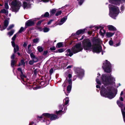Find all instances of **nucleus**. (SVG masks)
Here are the masks:
<instances>
[{
	"mask_svg": "<svg viewBox=\"0 0 125 125\" xmlns=\"http://www.w3.org/2000/svg\"><path fill=\"white\" fill-rule=\"evenodd\" d=\"M49 14L48 12H46L44 14L43 16L45 17H48L49 16Z\"/></svg>",
	"mask_w": 125,
	"mask_h": 125,
	"instance_id": "obj_40",
	"label": "nucleus"
},
{
	"mask_svg": "<svg viewBox=\"0 0 125 125\" xmlns=\"http://www.w3.org/2000/svg\"><path fill=\"white\" fill-rule=\"evenodd\" d=\"M11 43L12 46L14 47V53H16L17 51H18L19 50V46L16 45V46L15 44L14 41H12Z\"/></svg>",
	"mask_w": 125,
	"mask_h": 125,
	"instance_id": "obj_14",
	"label": "nucleus"
},
{
	"mask_svg": "<svg viewBox=\"0 0 125 125\" xmlns=\"http://www.w3.org/2000/svg\"><path fill=\"white\" fill-rule=\"evenodd\" d=\"M18 73H19L20 75V77L22 80L24 81V78H26V76L24 75V73L23 72L21 68H19L18 69Z\"/></svg>",
	"mask_w": 125,
	"mask_h": 125,
	"instance_id": "obj_11",
	"label": "nucleus"
},
{
	"mask_svg": "<svg viewBox=\"0 0 125 125\" xmlns=\"http://www.w3.org/2000/svg\"><path fill=\"white\" fill-rule=\"evenodd\" d=\"M67 19V17L65 16L62 18L60 21V22L58 23V25H61L66 21Z\"/></svg>",
	"mask_w": 125,
	"mask_h": 125,
	"instance_id": "obj_19",
	"label": "nucleus"
},
{
	"mask_svg": "<svg viewBox=\"0 0 125 125\" xmlns=\"http://www.w3.org/2000/svg\"><path fill=\"white\" fill-rule=\"evenodd\" d=\"M37 20H38V19L35 18L33 20H30L27 21L25 23L26 26H31L33 25L34 24V21H36Z\"/></svg>",
	"mask_w": 125,
	"mask_h": 125,
	"instance_id": "obj_13",
	"label": "nucleus"
},
{
	"mask_svg": "<svg viewBox=\"0 0 125 125\" xmlns=\"http://www.w3.org/2000/svg\"><path fill=\"white\" fill-rule=\"evenodd\" d=\"M24 29V28L23 27H21L20 29V30L19 31L18 33H20L22 32Z\"/></svg>",
	"mask_w": 125,
	"mask_h": 125,
	"instance_id": "obj_42",
	"label": "nucleus"
},
{
	"mask_svg": "<svg viewBox=\"0 0 125 125\" xmlns=\"http://www.w3.org/2000/svg\"><path fill=\"white\" fill-rule=\"evenodd\" d=\"M66 52V55L68 56H71L73 55V53L72 52H71L70 49H68Z\"/></svg>",
	"mask_w": 125,
	"mask_h": 125,
	"instance_id": "obj_21",
	"label": "nucleus"
},
{
	"mask_svg": "<svg viewBox=\"0 0 125 125\" xmlns=\"http://www.w3.org/2000/svg\"><path fill=\"white\" fill-rule=\"evenodd\" d=\"M43 21V20H42L39 21L37 23V25H39L41 24V22Z\"/></svg>",
	"mask_w": 125,
	"mask_h": 125,
	"instance_id": "obj_49",
	"label": "nucleus"
},
{
	"mask_svg": "<svg viewBox=\"0 0 125 125\" xmlns=\"http://www.w3.org/2000/svg\"><path fill=\"white\" fill-rule=\"evenodd\" d=\"M83 49L81 44H76L75 46H73L72 48L71 51L74 53H77L81 51Z\"/></svg>",
	"mask_w": 125,
	"mask_h": 125,
	"instance_id": "obj_7",
	"label": "nucleus"
},
{
	"mask_svg": "<svg viewBox=\"0 0 125 125\" xmlns=\"http://www.w3.org/2000/svg\"><path fill=\"white\" fill-rule=\"evenodd\" d=\"M34 124V123L33 122H31V123H30L29 124V125H33Z\"/></svg>",
	"mask_w": 125,
	"mask_h": 125,
	"instance_id": "obj_62",
	"label": "nucleus"
},
{
	"mask_svg": "<svg viewBox=\"0 0 125 125\" xmlns=\"http://www.w3.org/2000/svg\"><path fill=\"white\" fill-rule=\"evenodd\" d=\"M0 13H4L6 15L8 16V10H6L3 9L1 10Z\"/></svg>",
	"mask_w": 125,
	"mask_h": 125,
	"instance_id": "obj_22",
	"label": "nucleus"
},
{
	"mask_svg": "<svg viewBox=\"0 0 125 125\" xmlns=\"http://www.w3.org/2000/svg\"><path fill=\"white\" fill-rule=\"evenodd\" d=\"M48 53V51H45L44 52L43 54L44 55H45L47 54Z\"/></svg>",
	"mask_w": 125,
	"mask_h": 125,
	"instance_id": "obj_52",
	"label": "nucleus"
},
{
	"mask_svg": "<svg viewBox=\"0 0 125 125\" xmlns=\"http://www.w3.org/2000/svg\"><path fill=\"white\" fill-rule=\"evenodd\" d=\"M53 69L52 68L50 70V74H51L53 73Z\"/></svg>",
	"mask_w": 125,
	"mask_h": 125,
	"instance_id": "obj_53",
	"label": "nucleus"
},
{
	"mask_svg": "<svg viewBox=\"0 0 125 125\" xmlns=\"http://www.w3.org/2000/svg\"><path fill=\"white\" fill-rule=\"evenodd\" d=\"M50 50L51 51H54L55 50V48L54 47L50 48Z\"/></svg>",
	"mask_w": 125,
	"mask_h": 125,
	"instance_id": "obj_51",
	"label": "nucleus"
},
{
	"mask_svg": "<svg viewBox=\"0 0 125 125\" xmlns=\"http://www.w3.org/2000/svg\"><path fill=\"white\" fill-rule=\"evenodd\" d=\"M56 9H54L50 10V14L51 15H52L54 14L56 11Z\"/></svg>",
	"mask_w": 125,
	"mask_h": 125,
	"instance_id": "obj_32",
	"label": "nucleus"
},
{
	"mask_svg": "<svg viewBox=\"0 0 125 125\" xmlns=\"http://www.w3.org/2000/svg\"><path fill=\"white\" fill-rule=\"evenodd\" d=\"M14 26V25L13 24H11L10 25L9 27L7 29L8 30H9L12 28H13Z\"/></svg>",
	"mask_w": 125,
	"mask_h": 125,
	"instance_id": "obj_37",
	"label": "nucleus"
},
{
	"mask_svg": "<svg viewBox=\"0 0 125 125\" xmlns=\"http://www.w3.org/2000/svg\"><path fill=\"white\" fill-rule=\"evenodd\" d=\"M120 44V42L117 43L116 44H115V47H117L119 46Z\"/></svg>",
	"mask_w": 125,
	"mask_h": 125,
	"instance_id": "obj_55",
	"label": "nucleus"
},
{
	"mask_svg": "<svg viewBox=\"0 0 125 125\" xmlns=\"http://www.w3.org/2000/svg\"><path fill=\"white\" fill-rule=\"evenodd\" d=\"M31 46V44H29L28 46V48L26 51L28 53H30L31 52V49H30Z\"/></svg>",
	"mask_w": 125,
	"mask_h": 125,
	"instance_id": "obj_30",
	"label": "nucleus"
},
{
	"mask_svg": "<svg viewBox=\"0 0 125 125\" xmlns=\"http://www.w3.org/2000/svg\"><path fill=\"white\" fill-rule=\"evenodd\" d=\"M82 72L81 73V74L83 76L84 74V71L83 70H81Z\"/></svg>",
	"mask_w": 125,
	"mask_h": 125,
	"instance_id": "obj_58",
	"label": "nucleus"
},
{
	"mask_svg": "<svg viewBox=\"0 0 125 125\" xmlns=\"http://www.w3.org/2000/svg\"><path fill=\"white\" fill-rule=\"evenodd\" d=\"M104 27L103 26H100L99 27H97V29H100L99 31V33L100 35L102 36L103 38L104 36V35L106 33V31L104 29Z\"/></svg>",
	"mask_w": 125,
	"mask_h": 125,
	"instance_id": "obj_10",
	"label": "nucleus"
},
{
	"mask_svg": "<svg viewBox=\"0 0 125 125\" xmlns=\"http://www.w3.org/2000/svg\"><path fill=\"white\" fill-rule=\"evenodd\" d=\"M85 31V29L79 30L77 31L76 34H74L73 33L72 34V35L76 36L77 35H78L80 34H83L84 33Z\"/></svg>",
	"mask_w": 125,
	"mask_h": 125,
	"instance_id": "obj_16",
	"label": "nucleus"
},
{
	"mask_svg": "<svg viewBox=\"0 0 125 125\" xmlns=\"http://www.w3.org/2000/svg\"><path fill=\"white\" fill-rule=\"evenodd\" d=\"M62 43L59 42L56 45V47L59 48H61L62 46Z\"/></svg>",
	"mask_w": 125,
	"mask_h": 125,
	"instance_id": "obj_29",
	"label": "nucleus"
},
{
	"mask_svg": "<svg viewBox=\"0 0 125 125\" xmlns=\"http://www.w3.org/2000/svg\"><path fill=\"white\" fill-rule=\"evenodd\" d=\"M108 29L110 31H114L116 30V28L114 26L111 25H109L107 26Z\"/></svg>",
	"mask_w": 125,
	"mask_h": 125,
	"instance_id": "obj_18",
	"label": "nucleus"
},
{
	"mask_svg": "<svg viewBox=\"0 0 125 125\" xmlns=\"http://www.w3.org/2000/svg\"><path fill=\"white\" fill-rule=\"evenodd\" d=\"M62 13V11H59L57 12L56 14V15L58 16L61 14Z\"/></svg>",
	"mask_w": 125,
	"mask_h": 125,
	"instance_id": "obj_41",
	"label": "nucleus"
},
{
	"mask_svg": "<svg viewBox=\"0 0 125 125\" xmlns=\"http://www.w3.org/2000/svg\"><path fill=\"white\" fill-rule=\"evenodd\" d=\"M37 49L38 51L40 52H42L43 50V47L40 46H38L37 48Z\"/></svg>",
	"mask_w": 125,
	"mask_h": 125,
	"instance_id": "obj_26",
	"label": "nucleus"
},
{
	"mask_svg": "<svg viewBox=\"0 0 125 125\" xmlns=\"http://www.w3.org/2000/svg\"><path fill=\"white\" fill-rule=\"evenodd\" d=\"M101 80L104 86H102L101 89V95L111 99L114 98L117 94V90L115 89V79L110 74H103Z\"/></svg>",
	"mask_w": 125,
	"mask_h": 125,
	"instance_id": "obj_1",
	"label": "nucleus"
},
{
	"mask_svg": "<svg viewBox=\"0 0 125 125\" xmlns=\"http://www.w3.org/2000/svg\"><path fill=\"white\" fill-rule=\"evenodd\" d=\"M11 58V59H12V60H13V59L15 58V54L14 53H13L12 55Z\"/></svg>",
	"mask_w": 125,
	"mask_h": 125,
	"instance_id": "obj_48",
	"label": "nucleus"
},
{
	"mask_svg": "<svg viewBox=\"0 0 125 125\" xmlns=\"http://www.w3.org/2000/svg\"><path fill=\"white\" fill-rule=\"evenodd\" d=\"M11 3L13 10L15 12H17L18 11L21 5V3L19 1L16 0L12 1Z\"/></svg>",
	"mask_w": 125,
	"mask_h": 125,
	"instance_id": "obj_6",
	"label": "nucleus"
},
{
	"mask_svg": "<svg viewBox=\"0 0 125 125\" xmlns=\"http://www.w3.org/2000/svg\"><path fill=\"white\" fill-rule=\"evenodd\" d=\"M69 98L67 97L64 100V102H65V105L67 104L69 102Z\"/></svg>",
	"mask_w": 125,
	"mask_h": 125,
	"instance_id": "obj_31",
	"label": "nucleus"
},
{
	"mask_svg": "<svg viewBox=\"0 0 125 125\" xmlns=\"http://www.w3.org/2000/svg\"><path fill=\"white\" fill-rule=\"evenodd\" d=\"M92 31H89L88 32V34H92Z\"/></svg>",
	"mask_w": 125,
	"mask_h": 125,
	"instance_id": "obj_59",
	"label": "nucleus"
},
{
	"mask_svg": "<svg viewBox=\"0 0 125 125\" xmlns=\"http://www.w3.org/2000/svg\"><path fill=\"white\" fill-rule=\"evenodd\" d=\"M20 63L21 64V65L24 66L25 64V63L24 61L23 60H21V61Z\"/></svg>",
	"mask_w": 125,
	"mask_h": 125,
	"instance_id": "obj_45",
	"label": "nucleus"
},
{
	"mask_svg": "<svg viewBox=\"0 0 125 125\" xmlns=\"http://www.w3.org/2000/svg\"><path fill=\"white\" fill-rule=\"evenodd\" d=\"M16 62V61L14 60H11V65L12 67H13L15 66V64Z\"/></svg>",
	"mask_w": 125,
	"mask_h": 125,
	"instance_id": "obj_28",
	"label": "nucleus"
},
{
	"mask_svg": "<svg viewBox=\"0 0 125 125\" xmlns=\"http://www.w3.org/2000/svg\"><path fill=\"white\" fill-rule=\"evenodd\" d=\"M42 1L44 2H48L49 1V0H42Z\"/></svg>",
	"mask_w": 125,
	"mask_h": 125,
	"instance_id": "obj_60",
	"label": "nucleus"
},
{
	"mask_svg": "<svg viewBox=\"0 0 125 125\" xmlns=\"http://www.w3.org/2000/svg\"><path fill=\"white\" fill-rule=\"evenodd\" d=\"M16 34H15L13 36L12 38V39L13 41H14L16 37Z\"/></svg>",
	"mask_w": 125,
	"mask_h": 125,
	"instance_id": "obj_47",
	"label": "nucleus"
},
{
	"mask_svg": "<svg viewBox=\"0 0 125 125\" xmlns=\"http://www.w3.org/2000/svg\"><path fill=\"white\" fill-rule=\"evenodd\" d=\"M39 38H37L36 39H34L33 40V42L35 43H38L39 41Z\"/></svg>",
	"mask_w": 125,
	"mask_h": 125,
	"instance_id": "obj_36",
	"label": "nucleus"
},
{
	"mask_svg": "<svg viewBox=\"0 0 125 125\" xmlns=\"http://www.w3.org/2000/svg\"><path fill=\"white\" fill-rule=\"evenodd\" d=\"M50 29L47 27H45L43 29V31L44 32H47L49 31Z\"/></svg>",
	"mask_w": 125,
	"mask_h": 125,
	"instance_id": "obj_33",
	"label": "nucleus"
},
{
	"mask_svg": "<svg viewBox=\"0 0 125 125\" xmlns=\"http://www.w3.org/2000/svg\"><path fill=\"white\" fill-rule=\"evenodd\" d=\"M64 105H61L59 106V108L60 109V110L58 111H56V113L57 114H60V113L62 112V108L64 107Z\"/></svg>",
	"mask_w": 125,
	"mask_h": 125,
	"instance_id": "obj_24",
	"label": "nucleus"
},
{
	"mask_svg": "<svg viewBox=\"0 0 125 125\" xmlns=\"http://www.w3.org/2000/svg\"><path fill=\"white\" fill-rule=\"evenodd\" d=\"M71 67V66H67V69L70 68Z\"/></svg>",
	"mask_w": 125,
	"mask_h": 125,
	"instance_id": "obj_63",
	"label": "nucleus"
},
{
	"mask_svg": "<svg viewBox=\"0 0 125 125\" xmlns=\"http://www.w3.org/2000/svg\"><path fill=\"white\" fill-rule=\"evenodd\" d=\"M108 1L110 3L118 6L120 4L125 3V0H108Z\"/></svg>",
	"mask_w": 125,
	"mask_h": 125,
	"instance_id": "obj_8",
	"label": "nucleus"
},
{
	"mask_svg": "<svg viewBox=\"0 0 125 125\" xmlns=\"http://www.w3.org/2000/svg\"><path fill=\"white\" fill-rule=\"evenodd\" d=\"M23 6L24 9H28L31 7V5L29 4H27L26 2H24L23 3Z\"/></svg>",
	"mask_w": 125,
	"mask_h": 125,
	"instance_id": "obj_20",
	"label": "nucleus"
},
{
	"mask_svg": "<svg viewBox=\"0 0 125 125\" xmlns=\"http://www.w3.org/2000/svg\"><path fill=\"white\" fill-rule=\"evenodd\" d=\"M38 30L40 31H42L43 30V29L41 27H38Z\"/></svg>",
	"mask_w": 125,
	"mask_h": 125,
	"instance_id": "obj_50",
	"label": "nucleus"
},
{
	"mask_svg": "<svg viewBox=\"0 0 125 125\" xmlns=\"http://www.w3.org/2000/svg\"><path fill=\"white\" fill-rule=\"evenodd\" d=\"M109 10V15L112 18L115 19L120 12L119 8L116 6L109 4L108 6Z\"/></svg>",
	"mask_w": 125,
	"mask_h": 125,
	"instance_id": "obj_4",
	"label": "nucleus"
},
{
	"mask_svg": "<svg viewBox=\"0 0 125 125\" xmlns=\"http://www.w3.org/2000/svg\"><path fill=\"white\" fill-rule=\"evenodd\" d=\"M112 64L107 60H105L103 63L102 66L104 71L107 73H110L111 71Z\"/></svg>",
	"mask_w": 125,
	"mask_h": 125,
	"instance_id": "obj_5",
	"label": "nucleus"
},
{
	"mask_svg": "<svg viewBox=\"0 0 125 125\" xmlns=\"http://www.w3.org/2000/svg\"><path fill=\"white\" fill-rule=\"evenodd\" d=\"M5 8L6 9H8L9 8L8 2H6L5 3Z\"/></svg>",
	"mask_w": 125,
	"mask_h": 125,
	"instance_id": "obj_38",
	"label": "nucleus"
},
{
	"mask_svg": "<svg viewBox=\"0 0 125 125\" xmlns=\"http://www.w3.org/2000/svg\"><path fill=\"white\" fill-rule=\"evenodd\" d=\"M27 45V44L26 43H24L23 44V46L24 47H26Z\"/></svg>",
	"mask_w": 125,
	"mask_h": 125,
	"instance_id": "obj_61",
	"label": "nucleus"
},
{
	"mask_svg": "<svg viewBox=\"0 0 125 125\" xmlns=\"http://www.w3.org/2000/svg\"><path fill=\"white\" fill-rule=\"evenodd\" d=\"M119 99L121 101H123V99L122 97L121 96H120V97Z\"/></svg>",
	"mask_w": 125,
	"mask_h": 125,
	"instance_id": "obj_57",
	"label": "nucleus"
},
{
	"mask_svg": "<svg viewBox=\"0 0 125 125\" xmlns=\"http://www.w3.org/2000/svg\"><path fill=\"white\" fill-rule=\"evenodd\" d=\"M125 9V7L123 5H122L121 7V10L123 11Z\"/></svg>",
	"mask_w": 125,
	"mask_h": 125,
	"instance_id": "obj_44",
	"label": "nucleus"
},
{
	"mask_svg": "<svg viewBox=\"0 0 125 125\" xmlns=\"http://www.w3.org/2000/svg\"><path fill=\"white\" fill-rule=\"evenodd\" d=\"M14 31V30H12L10 32H8V34L10 36H11L13 34Z\"/></svg>",
	"mask_w": 125,
	"mask_h": 125,
	"instance_id": "obj_35",
	"label": "nucleus"
},
{
	"mask_svg": "<svg viewBox=\"0 0 125 125\" xmlns=\"http://www.w3.org/2000/svg\"><path fill=\"white\" fill-rule=\"evenodd\" d=\"M38 118H42V120L41 122H45L47 125L49 124L50 123V121L48 118L51 117V120H54L58 118V116L55 115L50 114L48 113H44L42 114L41 116H38Z\"/></svg>",
	"mask_w": 125,
	"mask_h": 125,
	"instance_id": "obj_3",
	"label": "nucleus"
},
{
	"mask_svg": "<svg viewBox=\"0 0 125 125\" xmlns=\"http://www.w3.org/2000/svg\"><path fill=\"white\" fill-rule=\"evenodd\" d=\"M97 75V78L96 79V81L98 85H96V87L97 88H100V87L101 83L99 81L98 78L100 76V74L98 73Z\"/></svg>",
	"mask_w": 125,
	"mask_h": 125,
	"instance_id": "obj_17",
	"label": "nucleus"
},
{
	"mask_svg": "<svg viewBox=\"0 0 125 125\" xmlns=\"http://www.w3.org/2000/svg\"><path fill=\"white\" fill-rule=\"evenodd\" d=\"M68 82L67 78H66V80L63 83L62 85V86L63 87H65L67 84V83Z\"/></svg>",
	"mask_w": 125,
	"mask_h": 125,
	"instance_id": "obj_34",
	"label": "nucleus"
},
{
	"mask_svg": "<svg viewBox=\"0 0 125 125\" xmlns=\"http://www.w3.org/2000/svg\"><path fill=\"white\" fill-rule=\"evenodd\" d=\"M109 43L110 45H112L113 43V41L112 40H110L109 42Z\"/></svg>",
	"mask_w": 125,
	"mask_h": 125,
	"instance_id": "obj_46",
	"label": "nucleus"
},
{
	"mask_svg": "<svg viewBox=\"0 0 125 125\" xmlns=\"http://www.w3.org/2000/svg\"><path fill=\"white\" fill-rule=\"evenodd\" d=\"M38 71L37 69L34 70V74L35 75L37 73Z\"/></svg>",
	"mask_w": 125,
	"mask_h": 125,
	"instance_id": "obj_54",
	"label": "nucleus"
},
{
	"mask_svg": "<svg viewBox=\"0 0 125 125\" xmlns=\"http://www.w3.org/2000/svg\"><path fill=\"white\" fill-rule=\"evenodd\" d=\"M71 84H69V85H68L67 86V91L68 93H69L71 91L72 88Z\"/></svg>",
	"mask_w": 125,
	"mask_h": 125,
	"instance_id": "obj_27",
	"label": "nucleus"
},
{
	"mask_svg": "<svg viewBox=\"0 0 125 125\" xmlns=\"http://www.w3.org/2000/svg\"><path fill=\"white\" fill-rule=\"evenodd\" d=\"M114 34V33L111 32H107L106 33V36L107 38H110L112 37Z\"/></svg>",
	"mask_w": 125,
	"mask_h": 125,
	"instance_id": "obj_23",
	"label": "nucleus"
},
{
	"mask_svg": "<svg viewBox=\"0 0 125 125\" xmlns=\"http://www.w3.org/2000/svg\"><path fill=\"white\" fill-rule=\"evenodd\" d=\"M34 62L33 60H30L29 62V64L31 65H32Z\"/></svg>",
	"mask_w": 125,
	"mask_h": 125,
	"instance_id": "obj_39",
	"label": "nucleus"
},
{
	"mask_svg": "<svg viewBox=\"0 0 125 125\" xmlns=\"http://www.w3.org/2000/svg\"><path fill=\"white\" fill-rule=\"evenodd\" d=\"M53 20H50L48 22V24H49L51 23V22L53 21Z\"/></svg>",
	"mask_w": 125,
	"mask_h": 125,
	"instance_id": "obj_56",
	"label": "nucleus"
},
{
	"mask_svg": "<svg viewBox=\"0 0 125 125\" xmlns=\"http://www.w3.org/2000/svg\"><path fill=\"white\" fill-rule=\"evenodd\" d=\"M68 76L69 79H68L67 78L68 82L69 83V84H71L72 83V80L71 79L72 77V75L71 74H68Z\"/></svg>",
	"mask_w": 125,
	"mask_h": 125,
	"instance_id": "obj_25",
	"label": "nucleus"
},
{
	"mask_svg": "<svg viewBox=\"0 0 125 125\" xmlns=\"http://www.w3.org/2000/svg\"><path fill=\"white\" fill-rule=\"evenodd\" d=\"M123 94V91H122L121 92V94H120V95L121 96Z\"/></svg>",
	"mask_w": 125,
	"mask_h": 125,
	"instance_id": "obj_64",
	"label": "nucleus"
},
{
	"mask_svg": "<svg viewBox=\"0 0 125 125\" xmlns=\"http://www.w3.org/2000/svg\"><path fill=\"white\" fill-rule=\"evenodd\" d=\"M30 55L31 58L34 63L38 61V59L37 57H36L33 53H31L30 54Z\"/></svg>",
	"mask_w": 125,
	"mask_h": 125,
	"instance_id": "obj_15",
	"label": "nucleus"
},
{
	"mask_svg": "<svg viewBox=\"0 0 125 125\" xmlns=\"http://www.w3.org/2000/svg\"><path fill=\"white\" fill-rule=\"evenodd\" d=\"M94 42L95 44H94L92 46L90 41L88 39L84 40L82 42V46L84 49L85 50L91 51L92 50L94 52L99 53L102 50L101 46L97 43H101L102 41L99 38L94 39Z\"/></svg>",
	"mask_w": 125,
	"mask_h": 125,
	"instance_id": "obj_2",
	"label": "nucleus"
},
{
	"mask_svg": "<svg viewBox=\"0 0 125 125\" xmlns=\"http://www.w3.org/2000/svg\"><path fill=\"white\" fill-rule=\"evenodd\" d=\"M64 51V50L62 49H59L58 50V52H62Z\"/></svg>",
	"mask_w": 125,
	"mask_h": 125,
	"instance_id": "obj_43",
	"label": "nucleus"
},
{
	"mask_svg": "<svg viewBox=\"0 0 125 125\" xmlns=\"http://www.w3.org/2000/svg\"><path fill=\"white\" fill-rule=\"evenodd\" d=\"M10 19L9 18H7V19H5L4 21V25L3 26L2 28H1V29L0 30L1 31H2L3 30L6 29L7 27L9 25V20Z\"/></svg>",
	"mask_w": 125,
	"mask_h": 125,
	"instance_id": "obj_12",
	"label": "nucleus"
},
{
	"mask_svg": "<svg viewBox=\"0 0 125 125\" xmlns=\"http://www.w3.org/2000/svg\"><path fill=\"white\" fill-rule=\"evenodd\" d=\"M117 103L119 106L121 108V112L122 114L124 121L125 123V112L124 111L123 109H122L124 106V104L122 103L119 100L117 101Z\"/></svg>",
	"mask_w": 125,
	"mask_h": 125,
	"instance_id": "obj_9",
	"label": "nucleus"
}]
</instances>
